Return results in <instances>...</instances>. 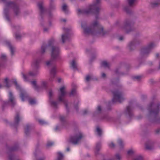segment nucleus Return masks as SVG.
Here are the masks:
<instances>
[{"label":"nucleus","mask_w":160,"mask_h":160,"mask_svg":"<svg viewBox=\"0 0 160 160\" xmlns=\"http://www.w3.org/2000/svg\"><path fill=\"white\" fill-rule=\"evenodd\" d=\"M7 10L6 9L4 10V13L5 14V17L8 20H9V19L7 15Z\"/></svg>","instance_id":"nucleus-29"},{"label":"nucleus","mask_w":160,"mask_h":160,"mask_svg":"<svg viewBox=\"0 0 160 160\" xmlns=\"http://www.w3.org/2000/svg\"><path fill=\"white\" fill-rule=\"evenodd\" d=\"M38 7L39 8L41 9L42 10L43 8L42 5V3H38Z\"/></svg>","instance_id":"nucleus-34"},{"label":"nucleus","mask_w":160,"mask_h":160,"mask_svg":"<svg viewBox=\"0 0 160 160\" xmlns=\"http://www.w3.org/2000/svg\"><path fill=\"white\" fill-rule=\"evenodd\" d=\"M40 61L38 60H34L33 61L32 64V67L34 69H36L38 66Z\"/></svg>","instance_id":"nucleus-11"},{"label":"nucleus","mask_w":160,"mask_h":160,"mask_svg":"<svg viewBox=\"0 0 160 160\" xmlns=\"http://www.w3.org/2000/svg\"><path fill=\"white\" fill-rule=\"evenodd\" d=\"M20 97L22 101H23L25 100V99L27 98L28 96L27 94L24 92L21 93L20 94Z\"/></svg>","instance_id":"nucleus-17"},{"label":"nucleus","mask_w":160,"mask_h":160,"mask_svg":"<svg viewBox=\"0 0 160 160\" xmlns=\"http://www.w3.org/2000/svg\"><path fill=\"white\" fill-rule=\"evenodd\" d=\"M142 158L141 157H139L135 159L134 160H140Z\"/></svg>","instance_id":"nucleus-43"},{"label":"nucleus","mask_w":160,"mask_h":160,"mask_svg":"<svg viewBox=\"0 0 160 160\" xmlns=\"http://www.w3.org/2000/svg\"><path fill=\"white\" fill-rule=\"evenodd\" d=\"M146 148L147 149H151V147H148V145H146Z\"/></svg>","instance_id":"nucleus-44"},{"label":"nucleus","mask_w":160,"mask_h":160,"mask_svg":"<svg viewBox=\"0 0 160 160\" xmlns=\"http://www.w3.org/2000/svg\"><path fill=\"white\" fill-rule=\"evenodd\" d=\"M106 75L104 73H102V78H104L105 77Z\"/></svg>","instance_id":"nucleus-45"},{"label":"nucleus","mask_w":160,"mask_h":160,"mask_svg":"<svg viewBox=\"0 0 160 160\" xmlns=\"http://www.w3.org/2000/svg\"><path fill=\"white\" fill-rule=\"evenodd\" d=\"M64 119V117H61L60 118V120H62V121Z\"/></svg>","instance_id":"nucleus-47"},{"label":"nucleus","mask_w":160,"mask_h":160,"mask_svg":"<svg viewBox=\"0 0 160 160\" xmlns=\"http://www.w3.org/2000/svg\"><path fill=\"white\" fill-rule=\"evenodd\" d=\"M82 27L86 34L103 35L104 34L102 27L97 21L93 23L90 27H84L82 25Z\"/></svg>","instance_id":"nucleus-1"},{"label":"nucleus","mask_w":160,"mask_h":160,"mask_svg":"<svg viewBox=\"0 0 160 160\" xmlns=\"http://www.w3.org/2000/svg\"><path fill=\"white\" fill-rule=\"evenodd\" d=\"M135 0H128L129 4L130 6L132 5L134 2Z\"/></svg>","instance_id":"nucleus-28"},{"label":"nucleus","mask_w":160,"mask_h":160,"mask_svg":"<svg viewBox=\"0 0 160 160\" xmlns=\"http://www.w3.org/2000/svg\"><path fill=\"white\" fill-rule=\"evenodd\" d=\"M20 119L21 118L20 116L18 114L15 117V122L18 123L20 120Z\"/></svg>","instance_id":"nucleus-21"},{"label":"nucleus","mask_w":160,"mask_h":160,"mask_svg":"<svg viewBox=\"0 0 160 160\" xmlns=\"http://www.w3.org/2000/svg\"><path fill=\"white\" fill-rule=\"evenodd\" d=\"M102 66L105 67H108V64L106 61H104L102 62Z\"/></svg>","instance_id":"nucleus-24"},{"label":"nucleus","mask_w":160,"mask_h":160,"mask_svg":"<svg viewBox=\"0 0 160 160\" xmlns=\"http://www.w3.org/2000/svg\"><path fill=\"white\" fill-rule=\"evenodd\" d=\"M4 0H0V1H3Z\"/></svg>","instance_id":"nucleus-58"},{"label":"nucleus","mask_w":160,"mask_h":160,"mask_svg":"<svg viewBox=\"0 0 160 160\" xmlns=\"http://www.w3.org/2000/svg\"><path fill=\"white\" fill-rule=\"evenodd\" d=\"M55 72H56V70L54 68H52L50 72L51 77L49 79V80L50 81H52V78L54 76L55 74Z\"/></svg>","instance_id":"nucleus-14"},{"label":"nucleus","mask_w":160,"mask_h":160,"mask_svg":"<svg viewBox=\"0 0 160 160\" xmlns=\"http://www.w3.org/2000/svg\"><path fill=\"white\" fill-rule=\"evenodd\" d=\"M4 83L5 84V87L7 88L9 87H10L11 84L13 83L17 89H19L21 90L20 88L19 87V85H18L15 80L13 81L9 80L7 78H6L4 79Z\"/></svg>","instance_id":"nucleus-7"},{"label":"nucleus","mask_w":160,"mask_h":160,"mask_svg":"<svg viewBox=\"0 0 160 160\" xmlns=\"http://www.w3.org/2000/svg\"><path fill=\"white\" fill-rule=\"evenodd\" d=\"M54 144L53 142H48L47 144V146L49 147L52 146Z\"/></svg>","instance_id":"nucleus-26"},{"label":"nucleus","mask_w":160,"mask_h":160,"mask_svg":"<svg viewBox=\"0 0 160 160\" xmlns=\"http://www.w3.org/2000/svg\"><path fill=\"white\" fill-rule=\"evenodd\" d=\"M29 129V126H26L25 128V132L26 133L27 132Z\"/></svg>","instance_id":"nucleus-39"},{"label":"nucleus","mask_w":160,"mask_h":160,"mask_svg":"<svg viewBox=\"0 0 160 160\" xmlns=\"http://www.w3.org/2000/svg\"><path fill=\"white\" fill-rule=\"evenodd\" d=\"M38 121L40 123L42 124H44V121L42 120H39Z\"/></svg>","instance_id":"nucleus-40"},{"label":"nucleus","mask_w":160,"mask_h":160,"mask_svg":"<svg viewBox=\"0 0 160 160\" xmlns=\"http://www.w3.org/2000/svg\"><path fill=\"white\" fill-rule=\"evenodd\" d=\"M63 21H64V22H65V19H63Z\"/></svg>","instance_id":"nucleus-57"},{"label":"nucleus","mask_w":160,"mask_h":160,"mask_svg":"<svg viewBox=\"0 0 160 160\" xmlns=\"http://www.w3.org/2000/svg\"><path fill=\"white\" fill-rule=\"evenodd\" d=\"M159 55L158 54H156V56H157V57H158V56H159Z\"/></svg>","instance_id":"nucleus-53"},{"label":"nucleus","mask_w":160,"mask_h":160,"mask_svg":"<svg viewBox=\"0 0 160 160\" xmlns=\"http://www.w3.org/2000/svg\"><path fill=\"white\" fill-rule=\"evenodd\" d=\"M57 104V103L55 102L52 101L51 102V104L53 107H56Z\"/></svg>","instance_id":"nucleus-31"},{"label":"nucleus","mask_w":160,"mask_h":160,"mask_svg":"<svg viewBox=\"0 0 160 160\" xmlns=\"http://www.w3.org/2000/svg\"><path fill=\"white\" fill-rule=\"evenodd\" d=\"M47 81H42L41 82V85L42 87H45L47 85Z\"/></svg>","instance_id":"nucleus-19"},{"label":"nucleus","mask_w":160,"mask_h":160,"mask_svg":"<svg viewBox=\"0 0 160 160\" xmlns=\"http://www.w3.org/2000/svg\"><path fill=\"white\" fill-rule=\"evenodd\" d=\"M2 86L1 84H0V88H1L2 87Z\"/></svg>","instance_id":"nucleus-51"},{"label":"nucleus","mask_w":160,"mask_h":160,"mask_svg":"<svg viewBox=\"0 0 160 160\" xmlns=\"http://www.w3.org/2000/svg\"><path fill=\"white\" fill-rule=\"evenodd\" d=\"M68 35L67 34H64L62 35V42L64 43L68 40Z\"/></svg>","instance_id":"nucleus-13"},{"label":"nucleus","mask_w":160,"mask_h":160,"mask_svg":"<svg viewBox=\"0 0 160 160\" xmlns=\"http://www.w3.org/2000/svg\"><path fill=\"white\" fill-rule=\"evenodd\" d=\"M32 85L35 87V88L36 87V81H33L32 82Z\"/></svg>","instance_id":"nucleus-35"},{"label":"nucleus","mask_w":160,"mask_h":160,"mask_svg":"<svg viewBox=\"0 0 160 160\" xmlns=\"http://www.w3.org/2000/svg\"><path fill=\"white\" fill-rule=\"evenodd\" d=\"M101 107L100 106H98L97 108V111L99 112L101 111Z\"/></svg>","instance_id":"nucleus-36"},{"label":"nucleus","mask_w":160,"mask_h":160,"mask_svg":"<svg viewBox=\"0 0 160 160\" xmlns=\"http://www.w3.org/2000/svg\"><path fill=\"white\" fill-rule=\"evenodd\" d=\"M0 58L2 59H5L6 58V55L5 54H2L1 55Z\"/></svg>","instance_id":"nucleus-30"},{"label":"nucleus","mask_w":160,"mask_h":160,"mask_svg":"<svg viewBox=\"0 0 160 160\" xmlns=\"http://www.w3.org/2000/svg\"><path fill=\"white\" fill-rule=\"evenodd\" d=\"M133 152V151L132 149H130L128 151L127 154L128 155L130 156L132 154Z\"/></svg>","instance_id":"nucleus-25"},{"label":"nucleus","mask_w":160,"mask_h":160,"mask_svg":"<svg viewBox=\"0 0 160 160\" xmlns=\"http://www.w3.org/2000/svg\"><path fill=\"white\" fill-rule=\"evenodd\" d=\"M159 67L160 68V62L159 63Z\"/></svg>","instance_id":"nucleus-55"},{"label":"nucleus","mask_w":160,"mask_h":160,"mask_svg":"<svg viewBox=\"0 0 160 160\" xmlns=\"http://www.w3.org/2000/svg\"><path fill=\"white\" fill-rule=\"evenodd\" d=\"M12 4L13 5V9L15 14L17 15L19 12V10L18 7L14 5L13 3H12Z\"/></svg>","instance_id":"nucleus-12"},{"label":"nucleus","mask_w":160,"mask_h":160,"mask_svg":"<svg viewBox=\"0 0 160 160\" xmlns=\"http://www.w3.org/2000/svg\"><path fill=\"white\" fill-rule=\"evenodd\" d=\"M96 130L98 135H100L102 132L101 129L99 127H97Z\"/></svg>","instance_id":"nucleus-22"},{"label":"nucleus","mask_w":160,"mask_h":160,"mask_svg":"<svg viewBox=\"0 0 160 160\" xmlns=\"http://www.w3.org/2000/svg\"><path fill=\"white\" fill-rule=\"evenodd\" d=\"M63 156L62 153L58 152L57 153V158L56 160H63Z\"/></svg>","instance_id":"nucleus-16"},{"label":"nucleus","mask_w":160,"mask_h":160,"mask_svg":"<svg viewBox=\"0 0 160 160\" xmlns=\"http://www.w3.org/2000/svg\"><path fill=\"white\" fill-rule=\"evenodd\" d=\"M67 9V6L66 4H63L62 6V9L63 11L66 12Z\"/></svg>","instance_id":"nucleus-27"},{"label":"nucleus","mask_w":160,"mask_h":160,"mask_svg":"<svg viewBox=\"0 0 160 160\" xmlns=\"http://www.w3.org/2000/svg\"><path fill=\"white\" fill-rule=\"evenodd\" d=\"M92 79V77L91 75H88L86 76V80L87 82H89Z\"/></svg>","instance_id":"nucleus-20"},{"label":"nucleus","mask_w":160,"mask_h":160,"mask_svg":"<svg viewBox=\"0 0 160 160\" xmlns=\"http://www.w3.org/2000/svg\"><path fill=\"white\" fill-rule=\"evenodd\" d=\"M158 111V110L157 109L156 110H155V111L154 110V111H150V113H152V112L156 113V112H157Z\"/></svg>","instance_id":"nucleus-42"},{"label":"nucleus","mask_w":160,"mask_h":160,"mask_svg":"<svg viewBox=\"0 0 160 160\" xmlns=\"http://www.w3.org/2000/svg\"><path fill=\"white\" fill-rule=\"evenodd\" d=\"M78 12H82L80 10V9H79V10H78Z\"/></svg>","instance_id":"nucleus-50"},{"label":"nucleus","mask_w":160,"mask_h":160,"mask_svg":"<svg viewBox=\"0 0 160 160\" xmlns=\"http://www.w3.org/2000/svg\"><path fill=\"white\" fill-rule=\"evenodd\" d=\"M82 133L79 132L71 136L68 140V142L74 144L78 143L82 138Z\"/></svg>","instance_id":"nucleus-3"},{"label":"nucleus","mask_w":160,"mask_h":160,"mask_svg":"<svg viewBox=\"0 0 160 160\" xmlns=\"http://www.w3.org/2000/svg\"><path fill=\"white\" fill-rule=\"evenodd\" d=\"M44 30L45 31H46V30H45V29H44Z\"/></svg>","instance_id":"nucleus-60"},{"label":"nucleus","mask_w":160,"mask_h":160,"mask_svg":"<svg viewBox=\"0 0 160 160\" xmlns=\"http://www.w3.org/2000/svg\"><path fill=\"white\" fill-rule=\"evenodd\" d=\"M65 31L68 32V29H66V30H65Z\"/></svg>","instance_id":"nucleus-54"},{"label":"nucleus","mask_w":160,"mask_h":160,"mask_svg":"<svg viewBox=\"0 0 160 160\" xmlns=\"http://www.w3.org/2000/svg\"><path fill=\"white\" fill-rule=\"evenodd\" d=\"M151 108H152V107H153V106L152 105V106H151Z\"/></svg>","instance_id":"nucleus-56"},{"label":"nucleus","mask_w":160,"mask_h":160,"mask_svg":"<svg viewBox=\"0 0 160 160\" xmlns=\"http://www.w3.org/2000/svg\"><path fill=\"white\" fill-rule=\"evenodd\" d=\"M75 92H76L75 90V89H73L71 91V92L70 93V94L72 95H73L74 93H75Z\"/></svg>","instance_id":"nucleus-37"},{"label":"nucleus","mask_w":160,"mask_h":160,"mask_svg":"<svg viewBox=\"0 0 160 160\" xmlns=\"http://www.w3.org/2000/svg\"><path fill=\"white\" fill-rule=\"evenodd\" d=\"M121 157L119 154H116L115 155V158L117 159H120L121 158Z\"/></svg>","instance_id":"nucleus-32"},{"label":"nucleus","mask_w":160,"mask_h":160,"mask_svg":"<svg viewBox=\"0 0 160 160\" xmlns=\"http://www.w3.org/2000/svg\"><path fill=\"white\" fill-rule=\"evenodd\" d=\"M15 103V98L13 96L12 92H9V100L7 102H5V104H9L12 106H13Z\"/></svg>","instance_id":"nucleus-8"},{"label":"nucleus","mask_w":160,"mask_h":160,"mask_svg":"<svg viewBox=\"0 0 160 160\" xmlns=\"http://www.w3.org/2000/svg\"><path fill=\"white\" fill-rule=\"evenodd\" d=\"M109 146L110 148H112L114 147L115 145L112 142H111L109 144Z\"/></svg>","instance_id":"nucleus-33"},{"label":"nucleus","mask_w":160,"mask_h":160,"mask_svg":"<svg viewBox=\"0 0 160 160\" xmlns=\"http://www.w3.org/2000/svg\"><path fill=\"white\" fill-rule=\"evenodd\" d=\"M123 38H122V37H120L119 38V39L120 40H122Z\"/></svg>","instance_id":"nucleus-48"},{"label":"nucleus","mask_w":160,"mask_h":160,"mask_svg":"<svg viewBox=\"0 0 160 160\" xmlns=\"http://www.w3.org/2000/svg\"><path fill=\"white\" fill-rule=\"evenodd\" d=\"M118 143L119 145H122V142L121 140H119L118 141Z\"/></svg>","instance_id":"nucleus-38"},{"label":"nucleus","mask_w":160,"mask_h":160,"mask_svg":"<svg viewBox=\"0 0 160 160\" xmlns=\"http://www.w3.org/2000/svg\"><path fill=\"white\" fill-rule=\"evenodd\" d=\"M7 45L9 48L11 53L12 54H13L14 51V48L12 47L9 42H7L6 43Z\"/></svg>","instance_id":"nucleus-15"},{"label":"nucleus","mask_w":160,"mask_h":160,"mask_svg":"<svg viewBox=\"0 0 160 160\" xmlns=\"http://www.w3.org/2000/svg\"><path fill=\"white\" fill-rule=\"evenodd\" d=\"M49 95H50V96H51V94H52V92H49Z\"/></svg>","instance_id":"nucleus-49"},{"label":"nucleus","mask_w":160,"mask_h":160,"mask_svg":"<svg viewBox=\"0 0 160 160\" xmlns=\"http://www.w3.org/2000/svg\"><path fill=\"white\" fill-rule=\"evenodd\" d=\"M67 151H69V148H67Z\"/></svg>","instance_id":"nucleus-52"},{"label":"nucleus","mask_w":160,"mask_h":160,"mask_svg":"<svg viewBox=\"0 0 160 160\" xmlns=\"http://www.w3.org/2000/svg\"><path fill=\"white\" fill-rule=\"evenodd\" d=\"M96 1L97 2V4L90 6L87 10L83 11L82 12L85 13H89L92 11H97L98 9V3L99 2V0H96Z\"/></svg>","instance_id":"nucleus-6"},{"label":"nucleus","mask_w":160,"mask_h":160,"mask_svg":"<svg viewBox=\"0 0 160 160\" xmlns=\"http://www.w3.org/2000/svg\"><path fill=\"white\" fill-rule=\"evenodd\" d=\"M155 46V44L153 42L150 43L146 48L143 49V53H148Z\"/></svg>","instance_id":"nucleus-9"},{"label":"nucleus","mask_w":160,"mask_h":160,"mask_svg":"<svg viewBox=\"0 0 160 160\" xmlns=\"http://www.w3.org/2000/svg\"><path fill=\"white\" fill-rule=\"evenodd\" d=\"M28 101L30 104L31 105L34 104L36 102V101L34 99H29Z\"/></svg>","instance_id":"nucleus-23"},{"label":"nucleus","mask_w":160,"mask_h":160,"mask_svg":"<svg viewBox=\"0 0 160 160\" xmlns=\"http://www.w3.org/2000/svg\"><path fill=\"white\" fill-rule=\"evenodd\" d=\"M88 111V110H84V114L86 113H87V112Z\"/></svg>","instance_id":"nucleus-46"},{"label":"nucleus","mask_w":160,"mask_h":160,"mask_svg":"<svg viewBox=\"0 0 160 160\" xmlns=\"http://www.w3.org/2000/svg\"><path fill=\"white\" fill-rule=\"evenodd\" d=\"M36 72L30 71L28 75H26L24 73H22V76L25 81H27L28 80V78L29 76H34L37 74Z\"/></svg>","instance_id":"nucleus-10"},{"label":"nucleus","mask_w":160,"mask_h":160,"mask_svg":"<svg viewBox=\"0 0 160 160\" xmlns=\"http://www.w3.org/2000/svg\"><path fill=\"white\" fill-rule=\"evenodd\" d=\"M113 97L112 101L113 102H122L124 99V98L122 93L118 91H116L113 92Z\"/></svg>","instance_id":"nucleus-5"},{"label":"nucleus","mask_w":160,"mask_h":160,"mask_svg":"<svg viewBox=\"0 0 160 160\" xmlns=\"http://www.w3.org/2000/svg\"><path fill=\"white\" fill-rule=\"evenodd\" d=\"M66 88L63 86L60 88L58 95V99L59 101L63 102L66 107L68 106L67 102L64 99V97L66 94Z\"/></svg>","instance_id":"nucleus-4"},{"label":"nucleus","mask_w":160,"mask_h":160,"mask_svg":"<svg viewBox=\"0 0 160 160\" xmlns=\"http://www.w3.org/2000/svg\"><path fill=\"white\" fill-rule=\"evenodd\" d=\"M58 81L59 82H60L62 81V79L61 78H58Z\"/></svg>","instance_id":"nucleus-41"},{"label":"nucleus","mask_w":160,"mask_h":160,"mask_svg":"<svg viewBox=\"0 0 160 160\" xmlns=\"http://www.w3.org/2000/svg\"><path fill=\"white\" fill-rule=\"evenodd\" d=\"M76 106H75V108H76Z\"/></svg>","instance_id":"nucleus-59"},{"label":"nucleus","mask_w":160,"mask_h":160,"mask_svg":"<svg viewBox=\"0 0 160 160\" xmlns=\"http://www.w3.org/2000/svg\"><path fill=\"white\" fill-rule=\"evenodd\" d=\"M70 64L71 67L73 69H75L77 67V64L74 60H73L72 61Z\"/></svg>","instance_id":"nucleus-18"},{"label":"nucleus","mask_w":160,"mask_h":160,"mask_svg":"<svg viewBox=\"0 0 160 160\" xmlns=\"http://www.w3.org/2000/svg\"><path fill=\"white\" fill-rule=\"evenodd\" d=\"M50 46H42L41 48V53H44L45 50L49 48ZM51 59L50 60L46 62V64L47 66H49L51 65L54 61L57 60L59 57L60 51L59 48L58 47L54 46L51 45Z\"/></svg>","instance_id":"nucleus-2"}]
</instances>
